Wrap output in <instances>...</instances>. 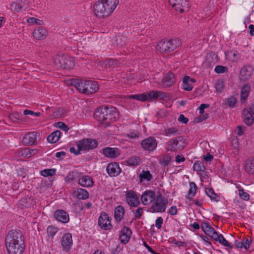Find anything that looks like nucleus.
Returning <instances> with one entry per match:
<instances>
[{"label":"nucleus","mask_w":254,"mask_h":254,"mask_svg":"<svg viewBox=\"0 0 254 254\" xmlns=\"http://www.w3.org/2000/svg\"><path fill=\"white\" fill-rule=\"evenodd\" d=\"M5 246L8 254H23L25 245L22 232L15 230L9 231L5 238Z\"/></svg>","instance_id":"obj_1"},{"label":"nucleus","mask_w":254,"mask_h":254,"mask_svg":"<svg viewBox=\"0 0 254 254\" xmlns=\"http://www.w3.org/2000/svg\"><path fill=\"white\" fill-rule=\"evenodd\" d=\"M94 117L99 123L100 126L106 127L116 121L119 118V114L116 108L112 106H105L95 111Z\"/></svg>","instance_id":"obj_2"},{"label":"nucleus","mask_w":254,"mask_h":254,"mask_svg":"<svg viewBox=\"0 0 254 254\" xmlns=\"http://www.w3.org/2000/svg\"><path fill=\"white\" fill-rule=\"evenodd\" d=\"M70 84L74 85L80 92L87 94H93L99 89V85L93 80L72 79L70 80Z\"/></svg>","instance_id":"obj_3"},{"label":"nucleus","mask_w":254,"mask_h":254,"mask_svg":"<svg viewBox=\"0 0 254 254\" xmlns=\"http://www.w3.org/2000/svg\"><path fill=\"white\" fill-rule=\"evenodd\" d=\"M128 97L130 99L136 100L149 101L155 99L165 100L167 98L168 96L166 93L160 91H151L139 94L129 95Z\"/></svg>","instance_id":"obj_4"},{"label":"nucleus","mask_w":254,"mask_h":254,"mask_svg":"<svg viewBox=\"0 0 254 254\" xmlns=\"http://www.w3.org/2000/svg\"><path fill=\"white\" fill-rule=\"evenodd\" d=\"M77 149L74 147L70 148L69 151L70 153L75 155H79L80 151H88L89 150L95 148L98 145V142L95 139L91 138H84L76 142Z\"/></svg>","instance_id":"obj_5"},{"label":"nucleus","mask_w":254,"mask_h":254,"mask_svg":"<svg viewBox=\"0 0 254 254\" xmlns=\"http://www.w3.org/2000/svg\"><path fill=\"white\" fill-rule=\"evenodd\" d=\"M180 44V40L177 38L168 40L163 39L158 43L157 49L161 53H169L179 47Z\"/></svg>","instance_id":"obj_6"},{"label":"nucleus","mask_w":254,"mask_h":254,"mask_svg":"<svg viewBox=\"0 0 254 254\" xmlns=\"http://www.w3.org/2000/svg\"><path fill=\"white\" fill-rule=\"evenodd\" d=\"M168 204V200L162 194L157 195L151 206V209L153 212H164Z\"/></svg>","instance_id":"obj_7"},{"label":"nucleus","mask_w":254,"mask_h":254,"mask_svg":"<svg viewBox=\"0 0 254 254\" xmlns=\"http://www.w3.org/2000/svg\"><path fill=\"white\" fill-rule=\"evenodd\" d=\"M185 146V141L183 138L178 136L170 139L167 142L166 149L168 151L177 152L184 148Z\"/></svg>","instance_id":"obj_8"},{"label":"nucleus","mask_w":254,"mask_h":254,"mask_svg":"<svg viewBox=\"0 0 254 254\" xmlns=\"http://www.w3.org/2000/svg\"><path fill=\"white\" fill-rule=\"evenodd\" d=\"M171 5L178 12H188L190 9V4L188 0H169Z\"/></svg>","instance_id":"obj_9"},{"label":"nucleus","mask_w":254,"mask_h":254,"mask_svg":"<svg viewBox=\"0 0 254 254\" xmlns=\"http://www.w3.org/2000/svg\"><path fill=\"white\" fill-rule=\"evenodd\" d=\"M125 199L127 204L130 207H136L140 204L139 195L132 190L126 192Z\"/></svg>","instance_id":"obj_10"},{"label":"nucleus","mask_w":254,"mask_h":254,"mask_svg":"<svg viewBox=\"0 0 254 254\" xmlns=\"http://www.w3.org/2000/svg\"><path fill=\"white\" fill-rule=\"evenodd\" d=\"M99 226L105 230H110L112 229L111 218L106 212H102L98 218Z\"/></svg>","instance_id":"obj_11"},{"label":"nucleus","mask_w":254,"mask_h":254,"mask_svg":"<svg viewBox=\"0 0 254 254\" xmlns=\"http://www.w3.org/2000/svg\"><path fill=\"white\" fill-rule=\"evenodd\" d=\"M100 2L102 3V5L104 7V9L110 16L113 11L116 9L117 5L119 4V0H99Z\"/></svg>","instance_id":"obj_12"},{"label":"nucleus","mask_w":254,"mask_h":254,"mask_svg":"<svg viewBox=\"0 0 254 254\" xmlns=\"http://www.w3.org/2000/svg\"><path fill=\"white\" fill-rule=\"evenodd\" d=\"M141 146L144 150L152 151L157 147V142L153 137H149L141 142Z\"/></svg>","instance_id":"obj_13"},{"label":"nucleus","mask_w":254,"mask_h":254,"mask_svg":"<svg viewBox=\"0 0 254 254\" xmlns=\"http://www.w3.org/2000/svg\"><path fill=\"white\" fill-rule=\"evenodd\" d=\"M73 241L72 235L69 233H65L62 238L61 245L63 250L65 252H68L72 245Z\"/></svg>","instance_id":"obj_14"},{"label":"nucleus","mask_w":254,"mask_h":254,"mask_svg":"<svg viewBox=\"0 0 254 254\" xmlns=\"http://www.w3.org/2000/svg\"><path fill=\"white\" fill-rule=\"evenodd\" d=\"M93 11L97 17L102 18L109 16L99 0L94 3Z\"/></svg>","instance_id":"obj_15"},{"label":"nucleus","mask_w":254,"mask_h":254,"mask_svg":"<svg viewBox=\"0 0 254 254\" xmlns=\"http://www.w3.org/2000/svg\"><path fill=\"white\" fill-rule=\"evenodd\" d=\"M155 192L152 190H146L141 195L140 200L144 205L153 202L155 198Z\"/></svg>","instance_id":"obj_16"},{"label":"nucleus","mask_w":254,"mask_h":254,"mask_svg":"<svg viewBox=\"0 0 254 254\" xmlns=\"http://www.w3.org/2000/svg\"><path fill=\"white\" fill-rule=\"evenodd\" d=\"M37 141V133L35 132H29L25 134L22 139V143L26 145H32Z\"/></svg>","instance_id":"obj_17"},{"label":"nucleus","mask_w":254,"mask_h":254,"mask_svg":"<svg viewBox=\"0 0 254 254\" xmlns=\"http://www.w3.org/2000/svg\"><path fill=\"white\" fill-rule=\"evenodd\" d=\"M54 216L57 220L63 223H67L69 221L68 214L64 210H56L54 213Z\"/></svg>","instance_id":"obj_18"},{"label":"nucleus","mask_w":254,"mask_h":254,"mask_svg":"<svg viewBox=\"0 0 254 254\" xmlns=\"http://www.w3.org/2000/svg\"><path fill=\"white\" fill-rule=\"evenodd\" d=\"M106 170L108 175L111 177L118 176L122 171L119 164L116 162L109 164Z\"/></svg>","instance_id":"obj_19"},{"label":"nucleus","mask_w":254,"mask_h":254,"mask_svg":"<svg viewBox=\"0 0 254 254\" xmlns=\"http://www.w3.org/2000/svg\"><path fill=\"white\" fill-rule=\"evenodd\" d=\"M201 228L204 233L212 239L214 240L217 235V232L214 229L210 226L207 223L203 222L201 225Z\"/></svg>","instance_id":"obj_20"},{"label":"nucleus","mask_w":254,"mask_h":254,"mask_svg":"<svg viewBox=\"0 0 254 254\" xmlns=\"http://www.w3.org/2000/svg\"><path fill=\"white\" fill-rule=\"evenodd\" d=\"M78 184L83 187L90 188L94 185L92 177L88 175H82L78 179Z\"/></svg>","instance_id":"obj_21"},{"label":"nucleus","mask_w":254,"mask_h":254,"mask_svg":"<svg viewBox=\"0 0 254 254\" xmlns=\"http://www.w3.org/2000/svg\"><path fill=\"white\" fill-rule=\"evenodd\" d=\"M131 235V230L127 227H124L121 231L120 240L123 244L127 243L130 240Z\"/></svg>","instance_id":"obj_22"},{"label":"nucleus","mask_w":254,"mask_h":254,"mask_svg":"<svg viewBox=\"0 0 254 254\" xmlns=\"http://www.w3.org/2000/svg\"><path fill=\"white\" fill-rule=\"evenodd\" d=\"M48 35V32L46 29L43 27H38L33 32V36L37 40H42L46 38Z\"/></svg>","instance_id":"obj_23"},{"label":"nucleus","mask_w":254,"mask_h":254,"mask_svg":"<svg viewBox=\"0 0 254 254\" xmlns=\"http://www.w3.org/2000/svg\"><path fill=\"white\" fill-rule=\"evenodd\" d=\"M244 169L248 174H254V156H251L246 160Z\"/></svg>","instance_id":"obj_24"},{"label":"nucleus","mask_w":254,"mask_h":254,"mask_svg":"<svg viewBox=\"0 0 254 254\" xmlns=\"http://www.w3.org/2000/svg\"><path fill=\"white\" fill-rule=\"evenodd\" d=\"M61 64L62 65L60 67L65 69H69L72 68L75 66V64L73 59L67 56H64V60H62Z\"/></svg>","instance_id":"obj_25"},{"label":"nucleus","mask_w":254,"mask_h":254,"mask_svg":"<svg viewBox=\"0 0 254 254\" xmlns=\"http://www.w3.org/2000/svg\"><path fill=\"white\" fill-rule=\"evenodd\" d=\"M103 154L109 158H116L120 154L119 150L117 148L106 147L103 150Z\"/></svg>","instance_id":"obj_26"},{"label":"nucleus","mask_w":254,"mask_h":254,"mask_svg":"<svg viewBox=\"0 0 254 254\" xmlns=\"http://www.w3.org/2000/svg\"><path fill=\"white\" fill-rule=\"evenodd\" d=\"M196 82L194 78H190L189 76H185L183 79V87L185 90L191 91L193 88L192 84Z\"/></svg>","instance_id":"obj_27"},{"label":"nucleus","mask_w":254,"mask_h":254,"mask_svg":"<svg viewBox=\"0 0 254 254\" xmlns=\"http://www.w3.org/2000/svg\"><path fill=\"white\" fill-rule=\"evenodd\" d=\"M242 118L244 122L248 126H251L253 124L254 118L247 109H244L243 111Z\"/></svg>","instance_id":"obj_28"},{"label":"nucleus","mask_w":254,"mask_h":254,"mask_svg":"<svg viewBox=\"0 0 254 254\" xmlns=\"http://www.w3.org/2000/svg\"><path fill=\"white\" fill-rule=\"evenodd\" d=\"M18 156L24 158H28L37 153L36 149H30L29 148L22 149L18 150Z\"/></svg>","instance_id":"obj_29"},{"label":"nucleus","mask_w":254,"mask_h":254,"mask_svg":"<svg viewBox=\"0 0 254 254\" xmlns=\"http://www.w3.org/2000/svg\"><path fill=\"white\" fill-rule=\"evenodd\" d=\"M125 213V210L122 205L117 206L114 211V217L118 222H120Z\"/></svg>","instance_id":"obj_30"},{"label":"nucleus","mask_w":254,"mask_h":254,"mask_svg":"<svg viewBox=\"0 0 254 254\" xmlns=\"http://www.w3.org/2000/svg\"><path fill=\"white\" fill-rule=\"evenodd\" d=\"M252 68L250 66H244L240 71V78L243 80L248 79L252 76Z\"/></svg>","instance_id":"obj_31"},{"label":"nucleus","mask_w":254,"mask_h":254,"mask_svg":"<svg viewBox=\"0 0 254 254\" xmlns=\"http://www.w3.org/2000/svg\"><path fill=\"white\" fill-rule=\"evenodd\" d=\"M33 204L32 198L31 197H23L19 200L18 207L22 209L30 207Z\"/></svg>","instance_id":"obj_32"},{"label":"nucleus","mask_w":254,"mask_h":254,"mask_svg":"<svg viewBox=\"0 0 254 254\" xmlns=\"http://www.w3.org/2000/svg\"><path fill=\"white\" fill-rule=\"evenodd\" d=\"M174 82V74L170 72L166 75L163 79V85L164 87H169Z\"/></svg>","instance_id":"obj_33"},{"label":"nucleus","mask_w":254,"mask_h":254,"mask_svg":"<svg viewBox=\"0 0 254 254\" xmlns=\"http://www.w3.org/2000/svg\"><path fill=\"white\" fill-rule=\"evenodd\" d=\"M103 63L107 69L108 68L113 69L118 67L120 65V63L118 60L112 59H108L105 61Z\"/></svg>","instance_id":"obj_34"},{"label":"nucleus","mask_w":254,"mask_h":254,"mask_svg":"<svg viewBox=\"0 0 254 254\" xmlns=\"http://www.w3.org/2000/svg\"><path fill=\"white\" fill-rule=\"evenodd\" d=\"M227 58L231 62H235L238 61L241 58L240 54L235 50L231 51L226 53Z\"/></svg>","instance_id":"obj_35"},{"label":"nucleus","mask_w":254,"mask_h":254,"mask_svg":"<svg viewBox=\"0 0 254 254\" xmlns=\"http://www.w3.org/2000/svg\"><path fill=\"white\" fill-rule=\"evenodd\" d=\"M60 130H56L51 133L47 137L48 141L52 143H56L59 141L61 135Z\"/></svg>","instance_id":"obj_36"},{"label":"nucleus","mask_w":254,"mask_h":254,"mask_svg":"<svg viewBox=\"0 0 254 254\" xmlns=\"http://www.w3.org/2000/svg\"><path fill=\"white\" fill-rule=\"evenodd\" d=\"M250 86L249 84H245L241 90V98L242 102L245 101L249 95L250 91Z\"/></svg>","instance_id":"obj_37"},{"label":"nucleus","mask_w":254,"mask_h":254,"mask_svg":"<svg viewBox=\"0 0 254 254\" xmlns=\"http://www.w3.org/2000/svg\"><path fill=\"white\" fill-rule=\"evenodd\" d=\"M214 240L217 242H219L220 244L223 245L224 246L230 248H232L231 245L229 244V243L225 239V238L221 234H217Z\"/></svg>","instance_id":"obj_38"},{"label":"nucleus","mask_w":254,"mask_h":254,"mask_svg":"<svg viewBox=\"0 0 254 254\" xmlns=\"http://www.w3.org/2000/svg\"><path fill=\"white\" fill-rule=\"evenodd\" d=\"M81 173L77 171H73L70 172L65 178V181L66 182H70L76 178H79Z\"/></svg>","instance_id":"obj_39"},{"label":"nucleus","mask_w":254,"mask_h":254,"mask_svg":"<svg viewBox=\"0 0 254 254\" xmlns=\"http://www.w3.org/2000/svg\"><path fill=\"white\" fill-rule=\"evenodd\" d=\"M190 189L189 191L188 198L191 200L195 195L196 190V185L194 182H190Z\"/></svg>","instance_id":"obj_40"},{"label":"nucleus","mask_w":254,"mask_h":254,"mask_svg":"<svg viewBox=\"0 0 254 254\" xmlns=\"http://www.w3.org/2000/svg\"><path fill=\"white\" fill-rule=\"evenodd\" d=\"M178 128L176 127H173L165 129L164 135L168 136H173L178 133Z\"/></svg>","instance_id":"obj_41"},{"label":"nucleus","mask_w":254,"mask_h":254,"mask_svg":"<svg viewBox=\"0 0 254 254\" xmlns=\"http://www.w3.org/2000/svg\"><path fill=\"white\" fill-rule=\"evenodd\" d=\"M140 182L143 180L150 181L152 178V176L149 171H143L139 175Z\"/></svg>","instance_id":"obj_42"},{"label":"nucleus","mask_w":254,"mask_h":254,"mask_svg":"<svg viewBox=\"0 0 254 254\" xmlns=\"http://www.w3.org/2000/svg\"><path fill=\"white\" fill-rule=\"evenodd\" d=\"M205 192L211 200H213L216 201H218L219 200V196L216 193H215L214 190L212 188L206 189Z\"/></svg>","instance_id":"obj_43"},{"label":"nucleus","mask_w":254,"mask_h":254,"mask_svg":"<svg viewBox=\"0 0 254 254\" xmlns=\"http://www.w3.org/2000/svg\"><path fill=\"white\" fill-rule=\"evenodd\" d=\"M77 197L79 199H85L89 196L88 192L85 189H79L77 190Z\"/></svg>","instance_id":"obj_44"},{"label":"nucleus","mask_w":254,"mask_h":254,"mask_svg":"<svg viewBox=\"0 0 254 254\" xmlns=\"http://www.w3.org/2000/svg\"><path fill=\"white\" fill-rule=\"evenodd\" d=\"M193 168L194 171L197 172H203L205 170L203 163L199 161H197L194 163Z\"/></svg>","instance_id":"obj_45"},{"label":"nucleus","mask_w":254,"mask_h":254,"mask_svg":"<svg viewBox=\"0 0 254 254\" xmlns=\"http://www.w3.org/2000/svg\"><path fill=\"white\" fill-rule=\"evenodd\" d=\"M140 158L138 156H133L128 159L127 164L129 166H137L140 162Z\"/></svg>","instance_id":"obj_46"},{"label":"nucleus","mask_w":254,"mask_h":254,"mask_svg":"<svg viewBox=\"0 0 254 254\" xmlns=\"http://www.w3.org/2000/svg\"><path fill=\"white\" fill-rule=\"evenodd\" d=\"M64 55H56L53 58V62L58 67H60L62 65V60H64Z\"/></svg>","instance_id":"obj_47"},{"label":"nucleus","mask_w":254,"mask_h":254,"mask_svg":"<svg viewBox=\"0 0 254 254\" xmlns=\"http://www.w3.org/2000/svg\"><path fill=\"white\" fill-rule=\"evenodd\" d=\"M225 104L229 107L233 108L237 103L236 99L233 96H230L225 100Z\"/></svg>","instance_id":"obj_48"},{"label":"nucleus","mask_w":254,"mask_h":254,"mask_svg":"<svg viewBox=\"0 0 254 254\" xmlns=\"http://www.w3.org/2000/svg\"><path fill=\"white\" fill-rule=\"evenodd\" d=\"M225 87L224 81L222 79H218L216 81L215 87L217 91L221 92L223 90Z\"/></svg>","instance_id":"obj_49"},{"label":"nucleus","mask_w":254,"mask_h":254,"mask_svg":"<svg viewBox=\"0 0 254 254\" xmlns=\"http://www.w3.org/2000/svg\"><path fill=\"white\" fill-rule=\"evenodd\" d=\"M56 173V169H45L41 171V175L42 176L47 177L48 176H52Z\"/></svg>","instance_id":"obj_50"},{"label":"nucleus","mask_w":254,"mask_h":254,"mask_svg":"<svg viewBox=\"0 0 254 254\" xmlns=\"http://www.w3.org/2000/svg\"><path fill=\"white\" fill-rule=\"evenodd\" d=\"M240 197L244 200L248 201L250 199V195L245 191L243 189L238 190Z\"/></svg>","instance_id":"obj_51"},{"label":"nucleus","mask_w":254,"mask_h":254,"mask_svg":"<svg viewBox=\"0 0 254 254\" xmlns=\"http://www.w3.org/2000/svg\"><path fill=\"white\" fill-rule=\"evenodd\" d=\"M47 231L48 235L53 238L58 231V229L53 226H49L47 228Z\"/></svg>","instance_id":"obj_52"},{"label":"nucleus","mask_w":254,"mask_h":254,"mask_svg":"<svg viewBox=\"0 0 254 254\" xmlns=\"http://www.w3.org/2000/svg\"><path fill=\"white\" fill-rule=\"evenodd\" d=\"M242 241V247L245 250H248L250 248L251 243V239L250 238H245Z\"/></svg>","instance_id":"obj_53"},{"label":"nucleus","mask_w":254,"mask_h":254,"mask_svg":"<svg viewBox=\"0 0 254 254\" xmlns=\"http://www.w3.org/2000/svg\"><path fill=\"white\" fill-rule=\"evenodd\" d=\"M143 209L141 207H138L135 211H133L134 216L137 218L140 219L143 214Z\"/></svg>","instance_id":"obj_54"},{"label":"nucleus","mask_w":254,"mask_h":254,"mask_svg":"<svg viewBox=\"0 0 254 254\" xmlns=\"http://www.w3.org/2000/svg\"><path fill=\"white\" fill-rule=\"evenodd\" d=\"M10 8L12 11H18L21 10L22 6L19 2H14L11 4Z\"/></svg>","instance_id":"obj_55"},{"label":"nucleus","mask_w":254,"mask_h":254,"mask_svg":"<svg viewBox=\"0 0 254 254\" xmlns=\"http://www.w3.org/2000/svg\"><path fill=\"white\" fill-rule=\"evenodd\" d=\"M171 161V157L168 155L164 156L160 160V163L164 166L168 165Z\"/></svg>","instance_id":"obj_56"},{"label":"nucleus","mask_w":254,"mask_h":254,"mask_svg":"<svg viewBox=\"0 0 254 254\" xmlns=\"http://www.w3.org/2000/svg\"><path fill=\"white\" fill-rule=\"evenodd\" d=\"M215 71L218 73H223L227 71V68L222 65H217L215 67Z\"/></svg>","instance_id":"obj_57"},{"label":"nucleus","mask_w":254,"mask_h":254,"mask_svg":"<svg viewBox=\"0 0 254 254\" xmlns=\"http://www.w3.org/2000/svg\"><path fill=\"white\" fill-rule=\"evenodd\" d=\"M27 21L29 23H36L39 25H41L43 24V21L42 20L36 19L34 17H30Z\"/></svg>","instance_id":"obj_58"},{"label":"nucleus","mask_w":254,"mask_h":254,"mask_svg":"<svg viewBox=\"0 0 254 254\" xmlns=\"http://www.w3.org/2000/svg\"><path fill=\"white\" fill-rule=\"evenodd\" d=\"M20 117V114L18 113H12L9 115V118L13 122H17Z\"/></svg>","instance_id":"obj_59"},{"label":"nucleus","mask_w":254,"mask_h":254,"mask_svg":"<svg viewBox=\"0 0 254 254\" xmlns=\"http://www.w3.org/2000/svg\"><path fill=\"white\" fill-rule=\"evenodd\" d=\"M163 222V218L161 217H158L155 221V226L160 229L162 227Z\"/></svg>","instance_id":"obj_60"},{"label":"nucleus","mask_w":254,"mask_h":254,"mask_svg":"<svg viewBox=\"0 0 254 254\" xmlns=\"http://www.w3.org/2000/svg\"><path fill=\"white\" fill-rule=\"evenodd\" d=\"M177 208L176 206H172L169 209L168 213L171 215H175L177 213Z\"/></svg>","instance_id":"obj_61"},{"label":"nucleus","mask_w":254,"mask_h":254,"mask_svg":"<svg viewBox=\"0 0 254 254\" xmlns=\"http://www.w3.org/2000/svg\"><path fill=\"white\" fill-rule=\"evenodd\" d=\"M126 37L122 36L117 39L118 45L123 46L125 44Z\"/></svg>","instance_id":"obj_62"},{"label":"nucleus","mask_w":254,"mask_h":254,"mask_svg":"<svg viewBox=\"0 0 254 254\" xmlns=\"http://www.w3.org/2000/svg\"><path fill=\"white\" fill-rule=\"evenodd\" d=\"M58 127L64 130V131H67L69 129V128L67 127V126L63 122H59L57 124Z\"/></svg>","instance_id":"obj_63"},{"label":"nucleus","mask_w":254,"mask_h":254,"mask_svg":"<svg viewBox=\"0 0 254 254\" xmlns=\"http://www.w3.org/2000/svg\"><path fill=\"white\" fill-rule=\"evenodd\" d=\"M178 121L183 124H187L189 121V119L185 117L184 115L181 114L178 118Z\"/></svg>","instance_id":"obj_64"}]
</instances>
